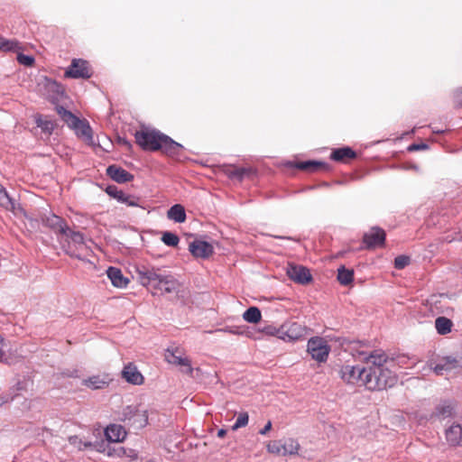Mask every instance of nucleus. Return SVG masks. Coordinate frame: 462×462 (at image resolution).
<instances>
[{"label":"nucleus","instance_id":"nucleus-1","mask_svg":"<svg viewBox=\"0 0 462 462\" xmlns=\"http://www.w3.org/2000/svg\"><path fill=\"white\" fill-rule=\"evenodd\" d=\"M360 342L351 343L352 355L360 361L366 363L368 372L365 374V387L370 391H382L393 387L398 381L393 371L388 365V357L381 349L365 351L361 349Z\"/></svg>","mask_w":462,"mask_h":462},{"label":"nucleus","instance_id":"nucleus-2","mask_svg":"<svg viewBox=\"0 0 462 462\" xmlns=\"http://www.w3.org/2000/svg\"><path fill=\"white\" fill-rule=\"evenodd\" d=\"M136 143L144 151H161L167 156L179 159L183 146L158 130L141 129L134 134Z\"/></svg>","mask_w":462,"mask_h":462},{"label":"nucleus","instance_id":"nucleus-3","mask_svg":"<svg viewBox=\"0 0 462 462\" xmlns=\"http://www.w3.org/2000/svg\"><path fill=\"white\" fill-rule=\"evenodd\" d=\"M135 274L137 281L143 286H151L154 290L164 293L175 292L180 288L178 280L173 275L163 273L160 268L145 265L137 266Z\"/></svg>","mask_w":462,"mask_h":462},{"label":"nucleus","instance_id":"nucleus-4","mask_svg":"<svg viewBox=\"0 0 462 462\" xmlns=\"http://www.w3.org/2000/svg\"><path fill=\"white\" fill-rule=\"evenodd\" d=\"M57 112L68 126L75 131L79 138L88 145L95 144L92 128L86 119H79L63 106L57 107Z\"/></svg>","mask_w":462,"mask_h":462},{"label":"nucleus","instance_id":"nucleus-5","mask_svg":"<svg viewBox=\"0 0 462 462\" xmlns=\"http://www.w3.org/2000/svg\"><path fill=\"white\" fill-rule=\"evenodd\" d=\"M307 346L308 352L314 360L319 363L327 361L330 352V346L324 338L319 337H311L308 341Z\"/></svg>","mask_w":462,"mask_h":462},{"label":"nucleus","instance_id":"nucleus-6","mask_svg":"<svg viewBox=\"0 0 462 462\" xmlns=\"http://www.w3.org/2000/svg\"><path fill=\"white\" fill-rule=\"evenodd\" d=\"M367 372L368 368L346 365L340 369V377L346 383L365 386V374Z\"/></svg>","mask_w":462,"mask_h":462},{"label":"nucleus","instance_id":"nucleus-7","mask_svg":"<svg viewBox=\"0 0 462 462\" xmlns=\"http://www.w3.org/2000/svg\"><path fill=\"white\" fill-rule=\"evenodd\" d=\"M306 335V328L297 322H288L276 330V336L284 341H295Z\"/></svg>","mask_w":462,"mask_h":462},{"label":"nucleus","instance_id":"nucleus-8","mask_svg":"<svg viewBox=\"0 0 462 462\" xmlns=\"http://www.w3.org/2000/svg\"><path fill=\"white\" fill-rule=\"evenodd\" d=\"M92 76L91 69L88 61L74 59L65 71V77L71 79H89Z\"/></svg>","mask_w":462,"mask_h":462},{"label":"nucleus","instance_id":"nucleus-9","mask_svg":"<svg viewBox=\"0 0 462 462\" xmlns=\"http://www.w3.org/2000/svg\"><path fill=\"white\" fill-rule=\"evenodd\" d=\"M106 192L112 198L116 199L117 201L125 204L129 207H138L139 206V199L133 195H129L125 193L123 190L119 189L116 186L110 185L106 189Z\"/></svg>","mask_w":462,"mask_h":462},{"label":"nucleus","instance_id":"nucleus-10","mask_svg":"<svg viewBox=\"0 0 462 462\" xmlns=\"http://www.w3.org/2000/svg\"><path fill=\"white\" fill-rule=\"evenodd\" d=\"M190 254L196 258H208L214 253V247L211 244L202 241L195 240L189 245Z\"/></svg>","mask_w":462,"mask_h":462},{"label":"nucleus","instance_id":"nucleus-11","mask_svg":"<svg viewBox=\"0 0 462 462\" xmlns=\"http://www.w3.org/2000/svg\"><path fill=\"white\" fill-rule=\"evenodd\" d=\"M384 241L385 233L379 227L371 228V230L364 236V243L365 244V247L368 249L382 246L383 245Z\"/></svg>","mask_w":462,"mask_h":462},{"label":"nucleus","instance_id":"nucleus-12","mask_svg":"<svg viewBox=\"0 0 462 462\" xmlns=\"http://www.w3.org/2000/svg\"><path fill=\"white\" fill-rule=\"evenodd\" d=\"M287 274L291 280L300 284H306L311 281L309 269L300 265H291L288 268Z\"/></svg>","mask_w":462,"mask_h":462},{"label":"nucleus","instance_id":"nucleus-13","mask_svg":"<svg viewBox=\"0 0 462 462\" xmlns=\"http://www.w3.org/2000/svg\"><path fill=\"white\" fill-rule=\"evenodd\" d=\"M107 176L117 183H126L134 179V175L117 165H110L106 169Z\"/></svg>","mask_w":462,"mask_h":462},{"label":"nucleus","instance_id":"nucleus-14","mask_svg":"<svg viewBox=\"0 0 462 462\" xmlns=\"http://www.w3.org/2000/svg\"><path fill=\"white\" fill-rule=\"evenodd\" d=\"M122 376L126 382L132 384L140 385L143 382V374L133 364H128L124 367Z\"/></svg>","mask_w":462,"mask_h":462},{"label":"nucleus","instance_id":"nucleus-15","mask_svg":"<svg viewBox=\"0 0 462 462\" xmlns=\"http://www.w3.org/2000/svg\"><path fill=\"white\" fill-rule=\"evenodd\" d=\"M446 439L449 446H462V425L459 423H453L448 429H447Z\"/></svg>","mask_w":462,"mask_h":462},{"label":"nucleus","instance_id":"nucleus-16","mask_svg":"<svg viewBox=\"0 0 462 462\" xmlns=\"http://www.w3.org/2000/svg\"><path fill=\"white\" fill-rule=\"evenodd\" d=\"M44 223L47 226L51 227L58 234L67 235V232L69 231V226H67L65 220L59 216L51 215L46 217Z\"/></svg>","mask_w":462,"mask_h":462},{"label":"nucleus","instance_id":"nucleus-17","mask_svg":"<svg viewBox=\"0 0 462 462\" xmlns=\"http://www.w3.org/2000/svg\"><path fill=\"white\" fill-rule=\"evenodd\" d=\"M105 436L109 442H121L125 439L126 432L121 425L111 424L106 428Z\"/></svg>","mask_w":462,"mask_h":462},{"label":"nucleus","instance_id":"nucleus-18","mask_svg":"<svg viewBox=\"0 0 462 462\" xmlns=\"http://www.w3.org/2000/svg\"><path fill=\"white\" fill-rule=\"evenodd\" d=\"M165 357H166V360L170 364H173V365H176L182 366L183 367V369H182L183 373H186V374H192L193 368L191 366L190 360L188 357L179 356L175 355L173 352H171L169 350H168Z\"/></svg>","mask_w":462,"mask_h":462},{"label":"nucleus","instance_id":"nucleus-19","mask_svg":"<svg viewBox=\"0 0 462 462\" xmlns=\"http://www.w3.org/2000/svg\"><path fill=\"white\" fill-rule=\"evenodd\" d=\"M69 239V248L68 253L71 256H75L79 258V256L75 253V251L71 248V244L75 245V247H82L85 245V238L82 233L72 231L69 228V231L67 232V235H65Z\"/></svg>","mask_w":462,"mask_h":462},{"label":"nucleus","instance_id":"nucleus-20","mask_svg":"<svg viewBox=\"0 0 462 462\" xmlns=\"http://www.w3.org/2000/svg\"><path fill=\"white\" fill-rule=\"evenodd\" d=\"M107 276L112 284L118 288H125L129 282L128 279L125 278L121 270L116 267H109L107 270Z\"/></svg>","mask_w":462,"mask_h":462},{"label":"nucleus","instance_id":"nucleus-21","mask_svg":"<svg viewBox=\"0 0 462 462\" xmlns=\"http://www.w3.org/2000/svg\"><path fill=\"white\" fill-rule=\"evenodd\" d=\"M167 217L176 223H183L186 220V211L182 205L175 204L167 211Z\"/></svg>","mask_w":462,"mask_h":462},{"label":"nucleus","instance_id":"nucleus-22","mask_svg":"<svg viewBox=\"0 0 462 462\" xmlns=\"http://www.w3.org/2000/svg\"><path fill=\"white\" fill-rule=\"evenodd\" d=\"M356 152L353 151L351 148L343 147V148L335 149L332 152L330 158L336 162H344L346 159H354V158H356Z\"/></svg>","mask_w":462,"mask_h":462},{"label":"nucleus","instance_id":"nucleus-23","mask_svg":"<svg viewBox=\"0 0 462 462\" xmlns=\"http://www.w3.org/2000/svg\"><path fill=\"white\" fill-rule=\"evenodd\" d=\"M107 376L93 375L83 381V384L93 390L102 389L108 384Z\"/></svg>","mask_w":462,"mask_h":462},{"label":"nucleus","instance_id":"nucleus-24","mask_svg":"<svg viewBox=\"0 0 462 462\" xmlns=\"http://www.w3.org/2000/svg\"><path fill=\"white\" fill-rule=\"evenodd\" d=\"M45 88L48 91V98L57 99L63 93V88L57 81L46 79Z\"/></svg>","mask_w":462,"mask_h":462},{"label":"nucleus","instance_id":"nucleus-25","mask_svg":"<svg viewBox=\"0 0 462 462\" xmlns=\"http://www.w3.org/2000/svg\"><path fill=\"white\" fill-rule=\"evenodd\" d=\"M282 440V456L295 455L300 449V444L293 439H285Z\"/></svg>","mask_w":462,"mask_h":462},{"label":"nucleus","instance_id":"nucleus-26","mask_svg":"<svg viewBox=\"0 0 462 462\" xmlns=\"http://www.w3.org/2000/svg\"><path fill=\"white\" fill-rule=\"evenodd\" d=\"M249 172V170L243 167H236L233 165L226 166L225 173L232 180H242L244 177Z\"/></svg>","mask_w":462,"mask_h":462},{"label":"nucleus","instance_id":"nucleus-27","mask_svg":"<svg viewBox=\"0 0 462 462\" xmlns=\"http://www.w3.org/2000/svg\"><path fill=\"white\" fill-rule=\"evenodd\" d=\"M452 321L446 317H439L435 319V328L439 335H447L451 332Z\"/></svg>","mask_w":462,"mask_h":462},{"label":"nucleus","instance_id":"nucleus-28","mask_svg":"<svg viewBox=\"0 0 462 462\" xmlns=\"http://www.w3.org/2000/svg\"><path fill=\"white\" fill-rule=\"evenodd\" d=\"M296 168L313 172L325 168V163L318 161L300 162L296 163Z\"/></svg>","mask_w":462,"mask_h":462},{"label":"nucleus","instance_id":"nucleus-29","mask_svg":"<svg viewBox=\"0 0 462 462\" xmlns=\"http://www.w3.org/2000/svg\"><path fill=\"white\" fill-rule=\"evenodd\" d=\"M354 279V271L346 269L345 266H340L337 269V280L342 285H348Z\"/></svg>","mask_w":462,"mask_h":462},{"label":"nucleus","instance_id":"nucleus-30","mask_svg":"<svg viewBox=\"0 0 462 462\" xmlns=\"http://www.w3.org/2000/svg\"><path fill=\"white\" fill-rule=\"evenodd\" d=\"M243 319L249 323H258L262 319V313L257 307L248 308L243 314Z\"/></svg>","mask_w":462,"mask_h":462},{"label":"nucleus","instance_id":"nucleus-31","mask_svg":"<svg viewBox=\"0 0 462 462\" xmlns=\"http://www.w3.org/2000/svg\"><path fill=\"white\" fill-rule=\"evenodd\" d=\"M148 423V414L146 411L138 410L134 414V419L129 423L130 425L134 426L136 429H142L145 427Z\"/></svg>","mask_w":462,"mask_h":462},{"label":"nucleus","instance_id":"nucleus-32","mask_svg":"<svg viewBox=\"0 0 462 462\" xmlns=\"http://www.w3.org/2000/svg\"><path fill=\"white\" fill-rule=\"evenodd\" d=\"M0 206L8 210L14 209V201L12 198H10L6 189L2 184H0Z\"/></svg>","mask_w":462,"mask_h":462},{"label":"nucleus","instance_id":"nucleus-33","mask_svg":"<svg viewBox=\"0 0 462 462\" xmlns=\"http://www.w3.org/2000/svg\"><path fill=\"white\" fill-rule=\"evenodd\" d=\"M35 123L38 127H40L42 132H44L47 134H51L54 129V123L53 121L43 118L42 116H37L35 117Z\"/></svg>","mask_w":462,"mask_h":462},{"label":"nucleus","instance_id":"nucleus-34","mask_svg":"<svg viewBox=\"0 0 462 462\" xmlns=\"http://www.w3.org/2000/svg\"><path fill=\"white\" fill-rule=\"evenodd\" d=\"M162 241L168 246H177L180 238L177 235L171 232H164L162 236Z\"/></svg>","mask_w":462,"mask_h":462},{"label":"nucleus","instance_id":"nucleus-35","mask_svg":"<svg viewBox=\"0 0 462 462\" xmlns=\"http://www.w3.org/2000/svg\"><path fill=\"white\" fill-rule=\"evenodd\" d=\"M249 416L247 412H241L238 414L236 422L232 426L233 430H236L242 427H245L248 424Z\"/></svg>","mask_w":462,"mask_h":462},{"label":"nucleus","instance_id":"nucleus-36","mask_svg":"<svg viewBox=\"0 0 462 462\" xmlns=\"http://www.w3.org/2000/svg\"><path fill=\"white\" fill-rule=\"evenodd\" d=\"M138 409L134 406H127L125 407L124 410H123V412H122V420L124 421H127L128 423H130L132 421V420L134 419V414L137 412Z\"/></svg>","mask_w":462,"mask_h":462},{"label":"nucleus","instance_id":"nucleus-37","mask_svg":"<svg viewBox=\"0 0 462 462\" xmlns=\"http://www.w3.org/2000/svg\"><path fill=\"white\" fill-rule=\"evenodd\" d=\"M17 47V42L14 41L6 40L0 37V51H13Z\"/></svg>","mask_w":462,"mask_h":462},{"label":"nucleus","instance_id":"nucleus-38","mask_svg":"<svg viewBox=\"0 0 462 462\" xmlns=\"http://www.w3.org/2000/svg\"><path fill=\"white\" fill-rule=\"evenodd\" d=\"M267 450L270 453L282 456V440H273L267 445Z\"/></svg>","mask_w":462,"mask_h":462},{"label":"nucleus","instance_id":"nucleus-39","mask_svg":"<svg viewBox=\"0 0 462 462\" xmlns=\"http://www.w3.org/2000/svg\"><path fill=\"white\" fill-rule=\"evenodd\" d=\"M452 408L448 404L439 405L436 408V414L438 416L448 417L451 414Z\"/></svg>","mask_w":462,"mask_h":462},{"label":"nucleus","instance_id":"nucleus-40","mask_svg":"<svg viewBox=\"0 0 462 462\" xmlns=\"http://www.w3.org/2000/svg\"><path fill=\"white\" fill-rule=\"evenodd\" d=\"M442 361L448 371H451L458 366V362L456 358L448 356L443 358Z\"/></svg>","mask_w":462,"mask_h":462},{"label":"nucleus","instance_id":"nucleus-41","mask_svg":"<svg viewBox=\"0 0 462 462\" xmlns=\"http://www.w3.org/2000/svg\"><path fill=\"white\" fill-rule=\"evenodd\" d=\"M410 259L407 256L401 255L395 258L394 266L396 269H403L406 265L409 264Z\"/></svg>","mask_w":462,"mask_h":462},{"label":"nucleus","instance_id":"nucleus-42","mask_svg":"<svg viewBox=\"0 0 462 462\" xmlns=\"http://www.w3.org/2000/svg\"><path fill=\"white\" fill-rule=\"evenodd\" d=\"M17 60L19 63L25 65V66H32L34 63V59L32 56L24 55V54H19L17 57Z\"/></svg>","mask_w":462,"mask_h":462},{"label":"nucleus","instance_id":"nucleus-43","mask_svg":"<svg viewBox=\"0 0 462 462\" xmlns=\"http://www.w3.org/2000/svg\"><path fill=\"white\" fill-rule=\"evenodd\" d=\"M117 455L119 457L125 456V457H133V458L136 457V454L134 453V451L133 449L127 450L126 448H125L123 447H121L117 449Z\"/></svg>","mask_w":462,"mask_h":462},{"label":"nucleus","instance_id":"nucleus-44","mask_svg":"<svg viewBox=\"0 0 462 462\" xmlns=\"http://www.w3.org/2000/svg\"><path fill=\"white\" fill-rule=\"evenodd\" d=\"M428 149V144L426 143H412L409 146L408 151H419V150H426Z\"/></svg>","mask_w":462,"mask_h":462},{"label":"nucleus","instance_id":"nucleus-45","mask_svg":"<svg viewBox=\"0 0 462 462\" xmlns=\"http://www.w3.org/2000/svg\"><path fill=\"white\" fill-rule=\"evenodd\" d=\"M433 371L437 374H442L444 372H447L448 370L446 369L445 365H444V363L443 361L441 360L439 364H437L434 367H433Z\"/></svg>","mask_w":462,"mask_h":462},{"label":"nucleus","instance_id":"nucleus-46","mask_svg":"<svg viewBox=\"0 0 462 462\" xmlns=\"http://www.w3.org/2000/svg\"><path fill=\"white\" fill-rule=\"evenodd\" d=\"M272 429V422L268 421L266 425L260 430V434L264 435Z\"/></svg>","mask_w":462,"mask_h":462},{"label":"nucleus","instance_id":"nucleus-47","mask_svg":"<svg viewBox=\"0 0 462 462\" xmlns=\"http://www.w3.org/2000/svg\"><path fill=\"white\" fill-rule=\"evenodd\" d=\"M226 430H224V429H220L217 431V437L218 438H224L226 436Z\"/></svg>","mask_w":462,"mask_h":462},{"label":"nucleus","instance_id":"nucleus-48","mask_svg":"<svg viewBox=\"0 0 462 462\" xmlns=\"http://www.w3.org/2000/svg\"><path fill=\"white\" fill-rule=\"evenodd\" d=\"M276 330H277L276 328H273L271 327L266 328L267 333L272 334V335H276Z\"/></svg>","mask_w":462,"mask_h":462},{"label":"nucleus","instance_id":"nucleus-49","mask_svg":"<svg viewBox=\"0 0 462 462\" xmlns=\"http://www.w3.org/2000/svg\"><path fill=\"white\" fill-rule=\"evenodd\" d=\"M0 346H2V348L5 346V338L0 334Z\"/></svg>","mask_w":462,"mask_h":462},{"label":"nucleus","instance_id":"nucleus-50","mask_svg":"<svg viewBox=\"0 0 462 462\" xmlns=\"http://www.w3.org/2000/svg\"><path fill=\"white\" fill-rule=\"evenodd\" d=\"M5 356V351L4 349H2V346H0V361L4 358Z\"/></svg>","mask_w":462,"mask_h":462},{"label":"nucleus","instance_id":"nucleus-51","mask_svg":"<svg viewBox=\"0 0 462 462\" xmlns=\"http://www.w3.org/2000/svg\"><path fill=\"white\" fill-rule=\"evenodd\" d=\"M456 238L455 237H449L448 236H447L444 240L450 243L452 242L453 240H455Z\"/></svg>","mask_w":462,"mask_h":462},{"label":"nucleus","instance_id":"nucleus-52","mask_svg":"<svg viewBox=\"0 0 462 462\" xmlns=\"http://www.w3.org/2000/svg\"><path fill=\"white\" fill-rule=\"evenodd\" d=\"M125 143L127 144L128 146H131V144L127 141H125Z\"/></svg>","mask_w":462,"mask_h":462}]
</instances>
